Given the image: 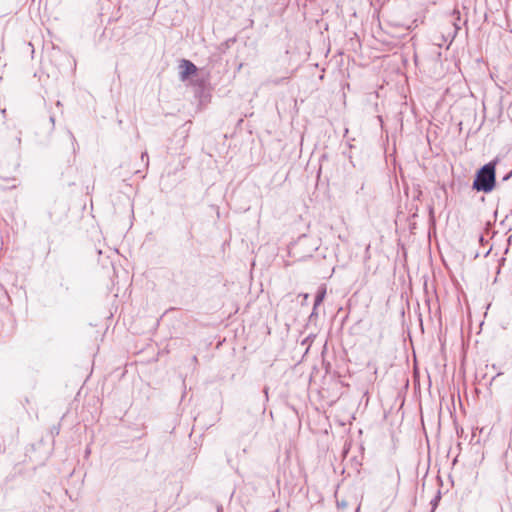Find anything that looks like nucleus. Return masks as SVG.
<instances>
[{
    "label": "nucleus",
    "instance_id": "f257e3e1",
    "mask_svg": "<svg viewBox=\"0 0 512 512\" xmlns=\"http://www.w3.org/2000/svg\"><path fill=\"white\" fill-rule=\"evenodd\" d=\"M495 187V163L489 162L481 167L473 182V189L485 193L491 192Z\"/></svg>",
    "mask_w": 512,
    "mask_h": 512
},
{
    "label": "nucleus",
    "instance_id": "f03ea898",
    "mask_svg": "<svg viewBox=\"0 0 512 512\" xmlns=\"http://www.w3.org/2000/svg\"><path fill=\"white\" fill-rule=\"evenodd\" d=\"M180 71V79L185 81L190 75H193L197 72V67L189 60L183 59L179 65Z\"/></svg>",
    "mask_w": 512,
    "mask_h": 512
},
{
    "label": "nucleus",
    "instance_id": "7ed1b4c3",
    "mask_svg": "<svg viewBox=\"0 0 512 512\" xmlns=\"http://www.w3.org/2000/svg\"><path fill=\"white\" fill-rule=\"evenodd\" d=\"M325 295H326V290L324 288L320 289L317 292V295H316L315 301H314V310L317 308L318 305H320L322 303V301L325 298Z\"/></svg>",
    "mask_w": 512,
    "mask_h": 512
},
{
    "label": "nucleus",
    "instance_id": "20e7f679",
    "mask_svg": "<svg viewBox=\"0 0 512 512\" xmlns=\"http://www.w3.org/2000/svg\"><path fill=\"white\" fill-rule=\"evenodd\" d=\"M144 157H146L148 159V155L146 152L142 153V155H141L142 160L144 159Z\"/></svg>",
    "mask_w": 512,
    "mask_h": 512
}]
</instances>
